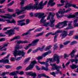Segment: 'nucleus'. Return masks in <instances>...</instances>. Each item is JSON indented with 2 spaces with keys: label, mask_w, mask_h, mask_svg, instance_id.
I'll return each mask as SVG.
<instances>
[{
  "label": "nucleus",
  "mask_w": 78,
  "mask_h": 78,
  "mask_svg": "<svg viewBox=\"0 0 78 78\" xmlns=\"http://www.w3.org/2000/svg\"><path fill=\"white\" fill-rule=\"evenodd\" d=\"M47 1H46L43 4V1H42L39 4V2L36 1L35 2V4L34 5V6L31 4L32 9H36L37 10L42 9L44 7V6L47 5Z\"/></svg>",
  "instance_id": "obj_1"
},
{
  "label": "nucleus",
  "mask_w": 78,
  "mask_h": 78,
  "mask_svg": "<svg viewBox=\"0 0 78 78\" xmlns=\"http://www.w3.org/2000/svg\"><path fill=\"white\" fill-rule=\"evenodd\" d=\"M20 1H21L20 4L22 5L21 7L22 10L21 11H19L18 9L16 10V13L17 14L18 16H19V14H21V12H23V11H25L26 9H27V10H30V9H32L31 4H30L29 5L26 6V7H22L23 4H24L25 3V0H20Z\"/></svg>",
  "instance_id": "obj_2"
},
{
  "label": "nucleus",
  "mask_w": 78,
  "mask_h": 78,
  "mask_svg": "<svg viewBox=\"0 0 78 78\" xmlns=\"http://www.w3.org/2000/svg\"><path fill=\"white\" fill-rule=\"evenodd\" d=\"M23 48L22 46L20 47L19 45L17 44L16 45L13 53V55L15 58L17 55L19 56H21L22 55V56H24L25 52H23V51L18 50L19 49H20V48Z\"/></svg>",
  "instance_id": "obj_3"
},
{
  "label": "nucleus",
  "mask_w": 78,
  "mask_h": 78,
  "mask_svg": "<svg viewBox=\"0 0 78 78\" xmlns=\"http://www.w3.org/2000/svg\"><path fill=\"white\" fill-rule=\"evenodd\" d=\"M68 23V21H64L61 23H59L57 25L55 26V27L56 28L61 29V28H63V27L67 26V23Z\"/></svg>",
  "instance_id": "obj_4"
},
{
  "label": "nucleus",
  "mask_w": 78,
  "mask_h": 78,
  "mask_svg": "<svg viewBox=\"0 0 78 78\" xmlns=\"http://www.w3.org/2000/svg\"><path fill=\"white\" fill-rule=\"evenodd\" d=\"M39 39H36L33 41L32 43L29 44L28 46H27L26 47H24V49L25 50H27L30 46H35L37 45V43L39 41Z\"/></svg>",
  "instance_id": "obj_5"
},
{
  "label": "nucleus",
  "mask_w": 78,
  "mask_h": 78,
  "mask_svg": "<svg viewBox=\"0 0 78 78\" xmlns=\"http://www.w3.org/2000/svg\"><path fill=\"white\" fill-rule=\"evenodd\" d=\"M51 51H48L47 52H45L43 53L41 56H38L37 58V59L38 61H39V60L41 59H42L43 58H45L46 56L49 54H50L51 53Z\"/></svg>",
  "instance_id": "obj_6"
},
{
  "label": "nucleus",
  "mask_w": 78,
  "mask_h": 78,
  "mask_svg": "<svg viewBox=\"0 0 78 78\" xmlns=\"http://www.w3.org/2000/svg\"><path fill=\"white\" fill-rule=\"evenodd\" d=\"M37 62L35 60L33 61L31 63V64L27 68L25 69L26 71L28 70H31L33 69V68L34 67L35 64H36Z\"/></svg>",
  "instance_id": "obj_7"
},
{
  "label": "nucleus",
  "mask_w": 78,
  "mask_h": 78,
  "mask_svg": "<svg viewBox=\"0 0 78 78\" xmlns=\"http://www.w3.org/2000/svg\"><path fill=\"white\" fill-rule=\"evenodd\" d=\"M17 74H20V75H23L24 72L23 71L20 72V71H16L11 73L9 74L10 76H13L14 75H16Z\"/></svg>",
  "instance_id": "obj_8"
},
{
  "label": "nucleus",
  "mask_w": 78,
  "mask_h": 78,
  "mask_svg": "<svg viewBox=\"0 0 78 78\" xmlns=\"http://www.w3.org/2000/svg\"><path fill=\"white\" fill-rule=\"evenodd\" d=\"M71 10H72V9L69 8L65 11V9H63V10H62V9H60V11H59L58 12L59 14H64V13H67V12H69V11H71Z\"/></svg>",
  "instance_id": "obj_9"
},
{
  "label": "nucleus",
  "mask_w": 78,
  "mask_h": 78,
  "mask_svg": "<svg viewBox=\"0 0 78 78\" xmlns=\"http://www.w3.org/2000/svg\"><path fill=\"white\" fill-rule=\"evenodd\" d=\"M53 61H56L57 64H59V56L58 55L55 54L54 56Z\"/></svg>",
  "instance_id": "obj_10"
},
{
  "label": "nucleus",
  "mask_w": 78,
  "mask_h": 78,
  "mask_svg": "<svg viewBox=\"0 0 78 78\" xmlns=\"http://www.w3.org/2000/svg\"><path fill=\"white\" fill-rule=\"evenodd\" d=\"M14 29H12L9 30H8L7 32H5L6 34H9V36H10L13 34H14Z\"/></svg>",
  "instance_id": "obj_11"
},
{
  "label": "nucleus",
  "mask_w": 78,
  "mask_h": 78,
  "mask_svg": "<svg viewBox=\"0 0 78 78\" xmlns=\"http://www.w3.org/2000/svg\"><path fill=\"white\" fill-rule=\"evenodd\" d=\"M71 62L72 63L73 62H75V64H78V59H76V58L73 59H69V61L66 64V66H67L68 65H69V64H70V62Z\"/></svg>",
  "instance_id": "obj_12"
},
{
  "label": "nucleus",
  "mask_w": 78,
  "mask_h": 78,
  "mask_svg": "<svg viewBox=\"0 0 78 78\" xmlns=\"http://www.w3.org/2000/svg\"><path fill=\"white\" fill-rule=\"evenodd\" d=\"M25 21V20L24 19L18 21L17 22L18 23L17 25L18 26L20 25V26L25 25L26 24L25 23L23 22Z\"/></svg>",
  "instance_id": "obj_13"
},
{
  "label": "nucleus",
  "mask_w": 78,
  "mask_h": 78,
  "mask_svg": "<svg viewBox=\"0 0 78 78\" xmlns=\"http://www.w3.org/2000/svg\"><path fill=\"white\" fill-rule=\"evenodd\" d=\"M44 65H45L46 68L43 66L41 67V70H45V71H48L49 69H48V68L47 67H48V66H49L50 65L48 63H47L46 62H45Z\"/></svg>",
  "instance_id": "obj_14"
},
{
  "label": "nucleus",
  "mask_w": 78,
  "mask_h": 78,
  "mask_svg": "<svg viewBox=\"0 0 78 78\" xmlns=\"http://www.w3.org/2000/svg\"><path fill=\"white\" fill-rule=\"evenodd\" d=\"M9 44V43H6L2 45L3 46L0 49L1 51H6V48H5V47H7Z\"/></svg>",
  "instance_id": "obj_15"
},
{
  "label": "nucleus",
  "mask_w": 78,
  "mask_h": 78,
  "mask_svg": "<svg viewBox=\"0 0 78 78\" xmlns=\"http://www.w3.org/2000/svg\"><path fill=\"white\" fill-rule=\"evenodd\" d=\"M56 70H57L55 72V73L56 74H58V73H60V75H62V73H61V72L60 71V70L59 69H62V67L61 66H58L57 67L55 68Z\"/></svg>",
  "instance_id": "obj_16"
},
{
  "label": "nucleus",
  "mask_w": 78,
  "mask_h": 78,
  "mask_svg": "<svg viewBox=\"0 0 78 78\" xmlns=\"http://www.w3.org/2000/svg\"><path fill=\"white\" fill-rule=\"evenodd\" d=\"M54 2V0H49L47 4V7H48L50 5L51 6H54L56 3L55 2Z\"/></svg>",
  "instance_id": "obj_17"
},
{
  "label": "nucleus",
  "mask_w": 78,
  "mask_h": 78,
  "mask_svg": "<svg viewBox=\"0 0 78 78\" xmlns=\"http://www.w3.org/2000/svg\"><path fill=\"white\" fill-rule=\"evenodd\" d=\"M44 13L39 12L37 13H35L34 16L35 17H37L38 16V18L39 19H41V17H42L44 16Z\"/></svg>",
  "instance_id": "obj_18"
},
{
  "label": "nucleus",
  "mask_w": 78,
  "mask_h": 78,
  "mask_svg": "<svg viewBox=\"0 0 78 78\" xmlns=\"http://www.w3.org/2000/svg\"><path fill=\"white\" fill-rule=\"evenodd\" d=\"M69 23H68V27L65 28V30H70V29H73V27L72 26V21H71L69 22Z\"/></svg>",
  "instance_id": "obj_19"
},
{
  "label": "nucleus",
  "mask_w": 78,
  "mask_h": 78,
  "mask_svg": "<svg viewBox=\"0 0 78 78\" xmlns=\"http://www.w3.org/2000/svg\"><path fill=\"white\" fill-rule=\"evenodd\" d=\"M55 13H53L52 15V17H51V19H50V20L51 23H55V20L54 19V16H55Z\"/></svg>",
  "instance_id": "obj_20"
},
{
  "label": "nucleus",
  "mask_w": 78,
  "mask_h": 78,
  "mask_svg": "<svg viewBox=\"0 0 78 78\" xmlns=\"http://www.w3.org/2000/svg\"><path fill=\"white\" fill-rule=\"evenodd\" d=\"M9 62V60L7 59H2V60H0V62L1 63H3L4 64H6V63H9L8 62Z\"/></svg>",
  "instance_id": "obj_21"
},
{
  "label": "nucleus",
  "mask_w": 78,
  "mask_h": 78,
  "mask_svg": "<svg viewBox=\"0 0 78 78\" xmlns=\"http://www.w3.org/2000/svg\"><path fill=\"white\" fill-rule=\"evenodd\" d=\"M45 17V16H43L41 18L42 19L40 21V23L44 24L45 22H46V20H44V18Z\"/></svg>",
  "instance_id": "obj_22"
},
{
  "label": "nucleus",
  "mask_w": 78,
  "mask_h": 78,
  "mask_svg": "<svg viewBox=\"0 0 78 78\" xmlns=\"http://www.w3.org/2000/svg\"><path fill=\"white\" fill-rule=\"evenodd\" d=\"M76 51V49H75L73 50L71 53L69 54V55H71V58H73L74 57V54L75 53V52Z\"/></svg>",
  "instance_id": "obj_23"
},
{
  "label": "nucleus",
  "mask_w": 78,
  "mask_h": 78,
  "mask_svg": "<svg viewBox=\"0 0 78 78\" xmlns=\"http://www.w3.org/2000/svg\"><path fill=\"white\" fill-rule=\"evenodd\" d=\"M50 64L51 66H52V67H53L52 68V69L53 70H56V68H57V67H58V66H58V65H56V63H54L53 64L50 63Z\"/></svg>",
  "instance_id": "obj_24"
},
{
  "label": "nucleus",
  "mask_w": 78,
  "mask_h": 78,
  "mask_svg": "<svg viewBox=\"0 0 78 78\" xmlns=\"http://www.w3.org/2000/svg\"><path fill=\"white\" fill-rule=\"evenodd\" d=\"M67 35V31H64L63 33L61 34L60 36L62 37H65Z\"/></svg>",
  "instance_id": "obj_25"
},
{
  "label": "nucleus",
  "mask_w": 78,
  "mask_h": 78,
  "mask_svg": "<svg viewBox=\"0 0 78 78\" xmlns=\"http://www.w3.org/2000/svg\"><path fill=\"white\" fill-rule=\"evenodd\" d=\"M34 29V28L33 29H30L29 30L27 31V32L24 33L22 34V36H26V35H28L29 34H30V31H32V30H33Z\"/></svg>",
  "instance_id": "obj_26"
},
{
  "label": "nucleus",
  "mask_w": 78,
  "mask_h": 78,
  "mask_svg": "<svg viewBox=\"0 0 78 78\" xmlns=\"http://www.w3.org/2000/svg\"><path fill=\"white\" fill-rule=\"evenodd\" d=\"M28 43V41H22L21 40H19L17 41V44H26Z\"/></svg>",
  "instance_id": "obj_27"
},
{
  "label": "nucleus",
  "mask_w": 78,
  "mask_h": 78,
  "mask_svg": "<svg viewBox=\"0 0 78 78\" xmlns=\"http://www.w3.org/2000/svg\"><path fill=\"white\" fill-rule=\"evenodd\" d=\"M70 68H71L72 69H76V68L78 67V66H77L76 65L74 64H72V65H70Z\"/></svg>",
  "instance_id": "obj_28"
},
{
  "label": "nucleus",
  "mask_w": 78,
  "mask_h": 78,
  "mask_svg": "<svg viewBox=\"0 0 78 78\" xmlns=\"http://www.w3.org/2000/svg\"><path fill=\"white\" fill-rule=\"evenodd\" d=\"M16 16V13L13 14L12 15H9V14H8V17L9 19H11V18H12V17H15Z\"/></svg>",
  "instance_id": "obj_29"
},
{
  "label": "nucleus",
  "mask_w": 78,
  "mask_h": 78,
  "mask_svg": "<svg viewBox=\"0 0 78 78\" xmlns=\"http://www.w3.org/2000/svg\"><path fill=\"white\" fill-rule=\"evenodd\" d=\"M39 50H40L41 51H43V50H44V49L42 48H38V49H37L33 51V53H36V52H37V51H38Z\"/></svg>",
  "instance_id": "obj_30"
},
{
  "label": "nucleus",
  "mask_w": 78,
  "mask_h": 78,
  "mask_svg": "<svg viewBox=\"0 0 78 78\" xmlns=\"http://www.w3.org/2000/svg\"><path fill=\"white\" fill-rule=\"evenodd\" d=\"M5 15L6 16H4L3 15H0V17H2V18H5V19H9L8 18V14H5Z\"/></svg>",
  "instance_id": "obj_31"
},
{
  "label": "nucleus",
  "mask_w": 78,
  "mask_h": 78,
  "mask_svg": "<svg viewBox=\"0 0 78 78\" xmlns=\"http://www.w3.org/2000/svg\"><path fill=\"white\" fill-rule=\"evenodd\" d=\"M76 17V16L75 15H69L67 16V18H68V19H71L72 18H74V17Z\"/></svg>",
  "instance_id": "obj_32"
},
{
  "label": "nucleus",
  "mask_w": 78,
  "mask_h": 78,
  "mask_svg": "<svg viewBox=\"0 0 78 78\" xmlns=\"http://www.w3.org/2000/svg\"><path fill=\"white\" fill-rule=\"evenodd\" d=\"M49 61H50V63H51V62H53V59L51 58H49L48 59H47L46 62L48 63V62Z\"/></svg>",
  "instance_id": "obj_33"
},
{
  "label": "nucleus",
  "mask_w": 78,
  "mask_h": 78,
  "mask_svg": "<svg viewBox=\"0 0 78 78\" xmlns=\"http://www.w3.org/2000/svg\"><path fill=\"white\" fill-rule=\"evenodd\" d=\"M44 33V32H42V33H40L38 34L36 36V37H38V36H42Z\"/></svg>",
  "instance_id": "obj_34"
},
{
  "label": "nucleus",
  "mask_w": 78,
  "mask_h": 78,
  "mask_svg": "<svg viewBox=\"0 0 78 78\" xmlns=\"http://www.w3.org/2000/svg\"><path fill=\"white\" fill-rule=\"evenodd\" d=\"M43 24H44L43 25L44 27H48V24H49V23L45 22L44 23H43Z\"/></svg>",
  "instance_id": "obj_35"
},
{
  "label": "nucleus",
  "mask_w": 78,
  "mask_h": 78,
  "mask_svg": "<svg viewBox=\"0 0 78 78\" xmlns=\"http://www.w3.org/2000/svg\"><path fill=\"white\" fill-rule=\"evenodd\" d=\"M58 34H57L55 35L54 36V42H56V41H57V39H56V38H57V37H58Z\"/></svg>",
  "instance_id": "obj_36"
},
{
  "label": "nucleus",
  "mask_w": 78,
  "mask_h": 78,
  "mask_svg": "<svg viewBox=\"0 0 78 78\" xmlns=\"http://www.w3.org/2000/svg\"><path fill=\"white\" fill-rule=\"evenodd\" d=\"M62 33V31L61 30H58L54 34L55 35H57V34H58V33Z\"/></svg>",
  "instance_id": "obj_37"
},
{
  "label": "nucleus",
  "mask_w": 78,
  "mask_h": 78,
  "mask_svg": "<svg viewBox=\"0 0 78 78\" xmlns=\"http://www.w3.org/2000/svg\"><path fill=\"white\" fill-rule=\"evenodd\" d=\"M54 14V13H53L51 14V13H49V15L48 16L47 18V20H49L50 19V16H51V17H52V14Z\"/></svg>",
  "instance_id": "obj_38"
},
{
  "label": "nucleus",
  "mask_w": 78,
  "mask_h": 78,
  "mask_svg": "<svg viewBox=\"0 0 78 78\" xmlns=\"http://www.w3.org/2000/svg\"><path fill=\"white\" fill-rule=\"evenodd\" d=\"M51 45L49 46L46 48L45 49V50L46 51H47V50H49L51 48Z\"/></svg>",
  "instance_id": "obj_39"
},
{
  "label": "nucleus",
  "mask_w": 78,
  "mask_h": 78,
  "mask_svg": "<svg viewBox=\"0 0 78 78\" xmlns=\"http://www.w3.org/2000/svg\"><path fill=\"white\" fill-rule=\"evenodd\" d=\"M66 5L65 6V7L66 8H67V7H68V6H69V3H68L69 2L67 1H66Z\"/></svg>",
  "instance_id": "obj_40"
},
{
  "label": "nucleus",
  "mask_w": 78,
  "mask_h": 78,
  "mask_svg": "<svg viewBox=\"0 0 78 78\" xmlns=\"http://www.w3.org/2000/svg\"><path fill=\"white\" fill-rule=\"evenodd\" d=\"M42 29H43V28H40V29H36L34 31V32H37L38 31H41V30H42Z\"/></svg>",
  "instance_id": "obj_41"
},
{
  "label": "nucleus",
  "mask_w": 78,
  "mask_h": 78,
  "mask_svg": "<svg viewBox=\"0 0 78 78\" xmlns=\"http://www.w3.org/2000/svg\"><path fill=\"white\" fill-rule=\"evenodd\" d=\"M14 3V1H13L12 2H11L9 4H7V6H11V5H12V4H13V3Z\"/></svg>",
  "instance_id": "obj_42"
},
{
  "label": "nucleus",
  "mask_w": 78,
  "mask_h": 78,
  "mask_svg": "<svg viewBox=\"0 0 78 78\" xmlns=\"http://www.w3.org/2000/svg\"><path fill=\"white\" fill-rule=\"evenodd\" d=\"M56 16L57 17V18H61V17H62V16H60L59 15V14H58V13L56 12Z\"/></svg>",
  "instance_id": "obj_43"
},
{
  "label": "nucleus",
  "mask_w": 78,
  "mask_h": 78,
  "mask_svg": "<svg viewBox=\"0 0 78 78\" xmlns=\"http://www.w3.org/2000/svg\"><path fill=\"white\" fill-rule=\"evenodd\" d=\"M70 42V41H68L65 42L64 43H63V44L65 45H67V44H69Z\"/></svg>",
  "instance_id": "obj_44"
},
{
  "label": "nucleus",
  "mask_w": 78,
  "mask_h": 78,
  "mask_svg": "<svg viewBox=\"0 0 78 78\" xmlns=\"http://www.w3.org/2000/svg\"><path fill=\"white\" fill-rule=\"evenodd\" d=\"M7 11L10 12H13L14 11V9L9 8L7 9Z\"/></svg>",
  "instance_id": "obj_45"
},
{
  "label": "nucleus",
  "mask_w": 78,
  "mask_h": 78,
  "mask_svg": "<svg viewBox=\"0 0 78 78\" xmlns=\"http://www.w3.org/2000/svg\"><path fill=\"white\" fill-rule=\"evenodd\" d=\"M14 37L15 39H20V36H16Z\"/></svg>",
  "instance_id": "obj_46"
},
{
  "label": "nucleus",
  "mask_w": 78,
  "mask_h": 78,
  "mask_svg": "<svg viewBox=\"0 0 78 78\" xmlns=\"http://www.w3.org/2000/svg\"><path fill=\"white\" fill-rule=\"evenodd\" d=\"M25 17V15H22V16H20L18 17L19 19H22L23 18Z\"/></svg>",
  "instance_id": "obj_47"
},
{
  "label": "nucleus",
  "mask_w": 78,
  "mask_h": 78,
  "mask_svg": "<svg viewBox=\"0 0 78 78\" xmlns=\"http://www.w3.org/2000/svg\"><path fill=\"white\" fill-rule=\"evenodd\" d=\"M50 74L51 75H53V76H56V75H55L56 73H55V72H52V73H50Z\"/></svg>",
  "instance_id": "obj_48"
},
{
  "label": "nucleus",
  "mask_w": 78,
  "mask_h": 78,
  "mask_svg": "<svg viewBox=\"0 0 78 78\" xmlns=\"http://www.w3.org/2000/svg\"><path fill=\"white\" fill-rule=\"evenodd\" d=\"M64 5V4L62 3V4H57V6L58 7H59L60 6H63V5Z\"/></svg>",
  "instance_id": "obj_49"
},
{
  "label": "nucleus",
  "mask_w": 78,
  "mask_h": 78,
  "mask_svg": "<svg viewBox=\"0 0 78 78\" xmlns=\"http://www.w3.org/2000/svg\"><path fill=\"white\" fill-rule=\"evenodd\" d=\"M73 31H70L69 32V33L68 35V36H72L73 34Z\"/></svg>",
  "instance_id": "obj_50"
},
{
  "label": "nucleus",
  "mask_w": 78,
  "mask_h": 78,
  "mask_svg": "<svg viewBox=\"0 0 78 78\" xmlns=\"http://www.w3.org/2000/svg\"><path fill=\"white\" fill-rule=\"evenodd\" d=\"M5 21H6V22H7V23H11V21H10V20H9L5 19Z\"/></svg>",
  "instance_id": "obj_51"
},
{
  "label": "nucleus",
  "mask_w": 78,
  "mask_h": 78,
  "mask_svg": "<svg viewBox=\"0 0 78 78\" xmlns=\"http://www.w3.org/2000/svg\"><path fill=\"white\" fill-rule=\"evenodd\" d=\"M58 48V47L57 46V44H56L55 45H54V50H56V48Z\"/></svg>",
  "instance_id": "obj_52"
},
{
  "label": "nucleus",
  "mask_w": 78,
  "mask_h": 78,
  "mask_svg": "<svg viewBox=\"0 0 78 78\" xmlns=\"http://www.w3.org/2000/svg\"><path fill=\"white\" fill-rule=\"evenodd\" d=\"M5 67L6 69H9V68H11V66L9 65H6Z\"/></svg>",
  "instance_id": "obj_53"
},
{
  "label": "nucleus",
  "mask_w": 78,
  "mask_h": 78,
  "mask_svg": "<svg viewBox=\"0 0 78 78\" xmlns=\"http://www.w3.org/2000/svg\"><path fill=\"white\" fill-rule=\"evenodd\" d=\"M38 62L40 63L41 64H45V62H41L39 60H38Z\"/></svg>",
  "instance_id": "obj_54"
},
{
  "label": "nucleus",
  "mask_w": 78,
  "mask_h": 78,
  "mask_svg": "<svg viewBox=\"0 0 78 78\" xmlns=\"http://www.w3.org/2000/svg\"><path fill=\"white\" fill-rule=\"evenodd\" d=\"M74 27H78V23H74Z\"/></svg>",
  "instance_id": "obj_55"
},
{
  "label": "nucleus",
  "mask_w": 78,
  "mask_h": 78,
  "mask_svg": "<svg viewBox=\"0 0 78 78\" xmlns=\"http://www.w3.org/2000/svg\"><path fill=\"white\" fill-rule=\"evenodd\" d=\"M30 58H27V59H25L24 62H28V61L30 60Z\"/></svg>",
  "instance_id": "obj_56"
},
{
  "label": "nucleus",
  "mask_w": 78,
  "mask_h": 78,
  "mask_svg": "<svg viewBox=\"0 0 78 78\" xmlns=\"http://www.w3.org/2000/svg\"><path fill=\"white\" fill-rule=\"evenodd\" d=\"M0 22H5V18H0Z\"/></svg>",
  "instance_id": "obj_57"
},
{
  "label": "nucleus",
  "mask_w": 78,
  "mask_h": 78,
  "mask_svg": "<svg viewBox=\"0 0 78 78\" xmlns=\"http://www.w3.org/2000/svg\"><path fill=\"white\" fill-rule=\"evenodd\" d=\"M5 1H6V0H1L0 1V4H2V3H4Z\"/></svg>",
  "instance_id": "obj_58"
},
{
  "label": "nucleus",
  "mask_w": 78,
  "mask_h": 78,
  "mask_svg": "<svg viewBox=\"0 0 78 78\" xmlns=\"http://www.w3.org/2000/svg\"><path fill=\"white\" fill-rule=\"evenodd\" d=\"M76 44V41H73L71 43V45H73V44Z\"/></svg>",
  "instance_id": "obj_59"
},
{
  "label": "nucleus",
  "mask_w": 78,
  "mask_h": 78,
  "mask_svg": "<svg viewBox=\"0 0 78 78\" xmlns=\"http://www.w3.org/2000/svg\"><path fill=\"white\" fill-rule=\"evenodd\" d=\"M50 26L51 27H54V26H55V24H53V23H51Z\"/></svg>",
  "instance_id": "obj_60"
},
{
  "label": "nucleus",
  "mask_w": 78,
  "mask_h": 78,
  "mask_svg": "<svg viewBox=\"0 0 78 78\" xmlns=\"http://www.w3.org/2000/svg\"><path fill=\"white\" fill-rule=\"evenodd\" d=\"M69 56L67 54H65L64 55V58H66L67 57H69Z\"/></svg>",
  "instance_id": "obj_61"
},
{
  "label": "nucleus",
  "mask_w": 78,
  "mask_h": 78,
  "mask_svg": "<svg viewBox=\"0 0 78 78\" xmlns=\"http://www.w3.org/2000/svg\"><path fill=\"white\" fill-rule=\"evenodd\" d=\"M26 22V24H28V23H30V20H29V19L27 20Z\"/></svg>",
  "instance_id": "obj_62"
},
{
  "label": "nucleus",
  "mask_w": 78,
  "mask_h": 78,
  "mask_svg": "<svg viewBox=\"0 0 78 78\" xmlns=\"http://www.w3.org/2000/svg\"><path fill=\"white\" fill-rule=\"evenodd\" d=\"M22 66H19L16 68V69H17V70H20V69H22Z\"/></svg>",
  "instance_id": "obj_63"
},
{
  "label": "nucleus",
  "mask_w": 78,
  "mask_h": 78,
  "mask_svg": "<svg viewBox=\"0 0 78 78\" xmlns=\"http://www.w3.org/2000/svg\"><path fill=\"white\" fill-rule=\"evenodd\" d=\"M78 19H76L74 20V23H75L78 22Z\"/></svg>",
  "instance_id": "obj_64"
}]
</instances>
